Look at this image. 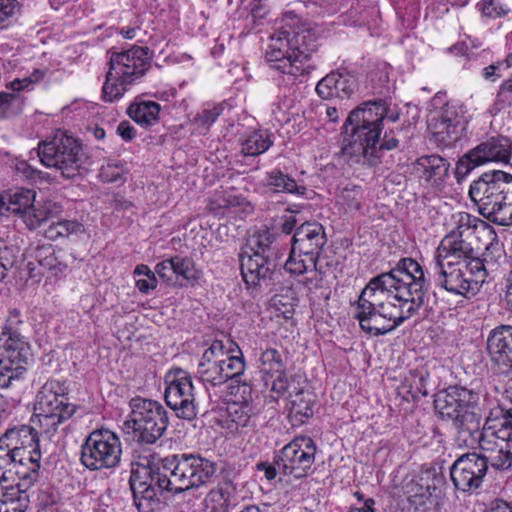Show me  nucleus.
Instances as JSON below:
<instances>
[{
  "label": "nucleus",
  "instance_id": "obj_35",
  "mask_svg": "<svg viewBox=\"0 0 512 512\" xmlns=\"http://www.w3.org/2000/svg\"><path fill=\"white\" fill-rule=\"evenodd\" d=\"M416 168L426 182L439 185L448 174L449 163L439 155H426L417 159Z\"/></svg>",
  "mask_w": 512,
  "mask_h": 512
},
{
  "label": "nucleus",
  "instance_id": "obj_22",
  "mask_svg": "<svg viewBox=\"0 0 512 512\" xmlns=\"http://www.w3.org/2000/svg\"><path fill=\"white\" fill-rule=\"evenodd\" d=\"M442 474L424 469L404 485L407 501L416 511L425 512L438 501L437 491L444 484Z\"/></svg>",
  "mask_w": 512,
  "mask_h": 512
},
{
  "label": "nucleus",
  "instance_id": "obj_31",
  "mask_svg": "<svg viewBox=\"0 0 512 512\" xmlns=\"http://www.w3.org/2000/svg\"><path fill=\"white\" fill-rule=\"evenodd\" d=\"M481 165L495 162L507 164L510 161L512 146L508 138L503 136L490 137L473 148Z\"/></svg>",
  "mask_w": 512,
  "mask_h": 512
},
{
  "label": "nucleus",
  "instance_id": "obj_17",
  "mask_svg": "<svg viewBox=\"0 0 512 512\" xmlns=\"http://www.w3.org/2000/svg\"><path fill=\"white\" fill-rule=\"evenodd\" d=\"M121 454L118 435L108 429H97L83 443L80 460L90 470L110 469L118 465Z\"/></svg>",
  "mask_w": 512,
  "mask_h": 512
},
{
  "label": "nucleus",
  "instance_id": "obj_51",
  "mask_svg": "<svg viewBox=\"0 0 512 512\" xmlns=\"http://www.w3.org/2000/svg\"><path fill=\"white\" fill-rule=\"evenodd\" d=\"M473 154L474 151L471 149L457 161L454 175L458 183L462 182L476 167L481 166Z\"/></svg>",
  "mask_w": 512,
  "mask_h": 512
},
{
  "label": "nucleus",
  "instance_id": "obj_50",
  "mask_svg": "<svg viewBox=\"0 0 512 512\" xmlns=\"http://www.w3.org/2000/svg\"><path fill=\"white\" fill-rule=\"evenodd\" d=\"M126 170L122 163L110 160L103 164L99 171V177L103 182L118 183L124 181Z\"/></svg>",
  "mask_w": 512,
  "mask_h": 512
},
{
  "label": "nucleus",
  "instance_id": "obj_11",
  "mask_svg": "<svg viewBox=\"0 0 512 512\" xmlns=\"http://www.w3.org/2000/svg\"><path fill=\"white\" fill-rule=\"evenodd\" d=\"M389 112L385 100H369L354 108V136H357L359 153L357 162L373 164L378 158L374 144L378 143L383 130V120Z\"/></svg>",
  "mask_w": 512,
  "mask_h": 512
},
{
  "label": "nucleus",
  "instance_id": "obj_47",
  "mask_svg": "<svg viewBox=\"0 0 512 512\" xmlns=\"http://www.w3.org/2000/svg\"><path fill=\"white\" fill-rule=\"evenodd\" d=\"M243 200L234 190L216 191L209 202V208L217 214L221 209L240 206Z\"/></svg>",
  "mask_w": 512,
  "mask_h": 512
},
{
  "label": "nucleus",
  "instance_id": "obj_28",
  "mask_svg": "<svg viewBox=\"0 0 512 512\" xmlns=\"http://www.w3.org/2000/svg\"><path fill=\"white\" fill-rule=\"evenodd\" d=\"M37 426L20 425L6 430L0 437V456L2 454H19L41 452Z\"/></svg>",
  "mask_w": 512,
  "mask_h": 512
},
{
  "label": "nucleus",
  "instance_id": "obj_30",
  "mask_svg": "<svg viewBox=\"0 0 512 512\" xmlns=\"http://www.w3.org/2000/svg\"><path fill=\"white\" fill-rule=\"evenodd\" d=\"M285 395H287L285 408L293 426H300L313 416L315 396L309 390L296 385L293 379V386Z\"/></svg>",
  "mask_w": 512,
  "mask_h": 512
},
{
  "label": "nucleus",
  "instance_id": "obj_54",
  "mask_svg": "<svg viewBox=\"0 0 512 512\" xmlns=\"http://www.w3.org/2000/svg\"><path fill=\"white\" fill-rule=\"evenodd\" d=\"M44 75H45L44 71H42L40 69H36L27 77H24L22 79H19V78L14 79L13 81L10 82L9 87L13 91H17V92L23 91V90H32L34 85L43 79Z\"/></svg>",
  "mask_w": 512,
  "mask_h": 512
},
{
  "label": "nucleus",
  "instance_id": "obj_27",
  "mask_svg": "<svg viewBox=\"0 0 512 512\" xmlns=\"http://www.w3.org/2000/svg\"><path fill=\"white\" fill-rule=\"evenodd\" d=\"M252 406L247 401L230 402L226 411L221 414L217 423L229 439H236L248 433L253 428Z\"/></svg>",
  "mask_w": 512,
  "mask_h": 512
},
{
  "label": "nucleus",
  "instance_id": "obj_61",
  "mask_svg": "<svg viewBox=\"0 0 512 512\" xmlns=\"http://www.w3.org/2000/svg\"><path fill=\"white\" fill-rule=\"evenodd\" d=\"M352 124V111H350L345 119L343 126V139H342V148L341 153L343 155L350 156L351 155V140L348 135V127Z\"/></svg>",
  "mask_w": 512,
  "mask_h": 512
},
{
  "label": "nucleus",
  "instance_id": "obj_40",
  "mask_svg": "<svg viewBox=\"0 0 512 512\" xmlns=\"http://www.w3.org/2000/svg\"><path fill=\"white\" fill-rule=\"evenodd\" d=\"M428 372L424 368L412 369L405 376L402 385L412 398L427 396Z\"/></svg>",
  "mask_w": 512,
  "mask_h": 512
},
{
  "label": "nucleus",
  "instance_id": "obj_43",
  "mask_svg": "<svg viewBox=\"0 0 512 512\" xmlns=\"http://www.w3.org/2000/svg\"><path fill=\"white\" fill-rule=\"evenodd\" d=\"M222 112V104L204 107L201 111L197 112L192 120L194 130L198 134H206Z\"/></svg>",
  "mask_w": 512,
  "mask_h": 512
},
{
  "label": "nucleus",
  "instance_id": "obj_19",
  "mask_svg": "<svg viewBox=\"0 0 512 512\" xmlns=\"http://www.w3.org/2000/svg\"><path fill=\"white\" fill-rule=\"evenodd\" d=\"M166 404L178 418L192 420L197 415L195 388L190 374L180 368L170 370L164 378Z\"/></svg>",
  "mask_w": 512,
  "mask_h": 512
},
{
  "label": "nucleus",
  "instance_id": "obj_34",
  "mask_svg": "<svg viewBox=\"0 0 512 512\" xmlns=\"http://www.w3.org/2000/svg\"><path fill=\"white\" fill-rule=\"evenodd\" d=\"M317 94L323 99L333 97L350 99L352 84L349 73L332 72L321 79L316 86Z\"/></svg>",
  "mask_w": 512,
  "mask_h": 512
},
{
  "label": "nucleus",
  "instance_id": "obj_14",
  "mask_svg": "<svg viewBox=\"0 0 512 512\" xmlns=\"http://www.w3.org/2000/svg\"><path fill=\"white\" fill-rule=\"evenodd\" d=\"M41 452L19 453L0 456V487L10 488L8 495L26 492L39 478Z\"/></svg>",
  "mask_w": 512,
  "mask_h": 512
},
{
  "label": "nucleus",
  "instance_id": "obj_2",
  "mask_svg": "<svg viewBox=\"0 0 512 512\" xmlns=\"http://www.w3.org/2000/svg\"><path fill=\"white\" fill-rule=\"evenodd\" d=\"M318 37L316 26L295 18L270 36L265 59L283 74L285 85L294 84L298 77L309 72L310 56L316 50Z\"/></svg>",
  "mask_w": 512,
  "mask_h": 512
},
{
  "label": "nucleus",
  "instance_id": "obj_59",
  "mask_svg": "<svg viewBox=\"0 0 512 512\" xmlns=\"http://www.w3.org/2000/svg\"><path fill=\"white\" fill-rule=\"evenodd\" d=\"M15 170L21 177L29 180L42 178L43 173L36 168H33L26 161H19L15 164Z\"/></svg>",
  "mask_w": 512,
  "mask_h": 512
},
{
  "label": "nucleus",
  "instance_id": "obj_58",
  "mask_svg": "<svg viewBox=\"0 0 512 512\" xmlns=\"http://www.w3.org/2000/svg\"><path fill=\"white\" fill-rule=\"evenodd\" d=\"M398 144V139H396L395 137H388V134L386 133L381 144H379V142L374 144L375 150L377 151L376 156L378 160L373 164L365 165L369 167L377 166L378 164L381 163L383 150H393L398 147Z\"/></svg>",
  "mask_w": 512,
  "mask_h": 512
},
{
  "label": "nucleus",
  "instance_id": "obj_53",
  "mask_svg": "<svg viewBox=\"0 0 512 512\" xmlns=\"http://www.w3.org/2000/svg\"><path fill=\"white\" fill-rule=\"evenodd\" d=\"M452 218L454 219L456 227L450 232H461V236H464L470 229L476 228L478 223H483L480 219L467 212H458L453 214Z\"/></svg>",
  "mask_w": 512,
  "mask_h": 512
},
{
  "label": "nucleus",
  "instance_id": "obj_6",
  "mask_svg": "<svg viewBox=\"0 0 512 512\" xmlns=\"http://www.w3.org/2000/svg\"><path fill=\"white\" fill-rule=\"evenodd\" d=\"M478 399L477 393L462 386H449L436 394L435 411L442 420L451 422L459 441L476 432L482 420Z\"/></svg>",
  "mask_w": 512,
  "mask_h": 512
},
{
  "label": "nucleus",
  "instance_id": "obj_63",
  "mask_svg": "<svg viewBox=\"0 0 512 512\" xmlns=\"http://www.w3.org/2000/svg\"><path fill=\"white\" fill-rule=\"evenodd\" d=\"M16 0H0V24L14 14Z\"/></svg>",
  "mask_w": 512,
  "mask_h": 512
},
{
  "label": "nucleus",
  "instance_id": "obj_1",
  "mask_svg": "<svg viewBox=\"0 0 512 512\" xmlns=\"http://www.w3.org/2000/svg\"><path fill=\"white\" fill-rule=\"evenodd\" d=\"M216 473L214 461L200 454L168 455L159 464H132L130 488L139 512H155L160 507L157 490L173 494L206 485Z\"/></svg>",
  "mask_w": 512,
  "mask_h": 512
},
{
  "label": "nucleus",
  "instance_id": "obj_5",
  "mask_svg": "<svg viewBox=\"0 0 512 512\" xmlns=\"http://www.w3.org/2000/svg\"><path fill=\"white\" fill-rule=\"evenodd\" d=\"M325 243L324 228L318 222L301 224L292 237L290 255L284 267L290 274H306L302 283L308 290L322 285L323 274L317 267V259Z\"/></svg>",
  "mask_w": 512,
  "mask_h": 512
},
{
  "label": "nucleus",
  "instance_id": "obj_38",
  "mask_svg": "<svg viewBox=\"0 0 512 512\" xmlns=\"http://www.w3.org/2000/svg\"><path fill=\"white\" fill-rule=\"evenodd\" d=\"M274 234L268 229H261L253 233L246 241L242 252L250 255L269 256Z\"/></svg>",
  "mask_w": 512,
  "mask_h": 512
},
{
  "label": "nucleus",
  "instance_id": "obj_18",
  "mask_svg": "<svg viewBox=\"0 0 512 512\" xmlns=\"http://www.w3.org/2000/svg\"><path fill=\"white\" fill-rule=\"evenodd\" d=\"M32 356L28 339L22 334L0 333V387L18 381Z\"/></svg>",
  "mask_w": 512,
  "mask_h": 512
},
{
  "label": "nucleus",
  "instance_id": "obj_55",
  "mask_svg": "<svg viewBox=\"0 0 512 512\" xmlns=\"http://www.w3.org/2000/svg\"><path fill=\"white\" fill-rule=\"evenodd\" d=\"M153 272L157 274L166 284H176L172 257L159 262L155 266V271Z\"/></svg>",
  "mask_w": 512,
  "mask_h": 512
},
{
  "label": "nucleus",
  "instance_id": "obj_12",
  "mask_svg": "<svg viewBox=\"0 0 512 512\" xmlns=\"http://www.w3.org/2000/svg\"><path fill=\"white\" fill-rule=\"evenodd\" d=\"M130 413L124 422L127 432H132L137 442L154 444L165 433L168 413L158 401L134 397L129 401Z\"/></svg>",
  "mask_w": 512,
  "mask_h": 512
},
{
  "label": "nucleus",
  "instance_id": "obj_29",
  "mask_svg": "<svg viewBox=\"0 0 512 512\" xmlns=\"http://www.w3.org/2000/svg\"><path fill=\"white\" fill-rule=\"evenodd\" d=\"M487 351L491 361L502 374L512 373V326L494 328L487 339Z\"/></svg>",
  "mask_w": 512,
  "mask_h": 512
},
{
  "label": "nucleus",
  "instance_id": "obj_46",
  "mask_svg": "<svg viewBox=\"0 0 512 512\" xmlns=\"http://www.w3.org/2000/svg\"><path fill=\"white\" fill-rule=\"evenodd\" d=\"M10 488L0 487V512H26L28 507V495L19 492L13 496L8 495Z\"/></svg>",
  "mask_w": 512,
  "mask_h": 512
},
{
  "label": "nucleus",
  "instance_id": "obj_24",
  "mask_svg": "<svg viewBox=\"0 0 512 512\" xmlns=\"http://www.w3.org/2000/svg\"><path fill=\"white\" fill-rule=\"evenodd\" d=\"M27 270L31 278L61 277L68 269L67 254L52 245H42L29 252Z\"/></svg>",
  "mask_w": 512,
  "mask_h": 512
},
{
  "label": "nucleus",
  "instance_id": "obj_52",
  "mask_svg": "<svg viewBox=\"0 0 512 512\" xmlns=\"http://www.w3.org/2000/svg\"><path fill=\"white\" fill-rule=\"evenodd\" d=\"M311 14L326 15L337 12L340 8L339 0H300Z\"/></svg>",
  "mask_w": 512,
  "mask_h": 512
},
{
  "label": "nucleus",
  "instance_id": "obj_23",
  "mask_svg": "<svg viewBox=\"0 0 512 512\" xmlns=\"http://www.w3.org/2000/svg\"><path fill=\"white\" fill-rule=\"evenodd\" d=\"M258 369L273 398L285 396L293 386V378L287 375L285 360L276 348H266L262 351L258 360Z\"/></svg>",
  "mask_w": 512,
  "mask_h": 512
},
{
  "label": "nucleus",
  "instance_id": "obj_8",
  "mask_svg": "<svg viewBox=\"0 0 512 512\" xmlns=\"http://www.w3.org/2000/svg\"><path fill=\"white\" fill-rule=\"evenodd\" d=\"M502 417L486 418L483 426L481 421L476 432L464 437L461 442L464 446L474 448L478 446L484 453L481 454L487 462L499 471L512 468V428L506 426Z\"/></svg>",
  "mask_w": 512,
  "mask_h": 512
},
{
  "label": "nucleus",
  "instance_id": "obj_15",
  "mask_svg": "<svg viewBox=\"0 0 512 512\" xmlns=\"http://www.w3.org/2000/svg\"><path fill=\"white\" fill-rule=\"evenodd\" d=\"M38 156L44 166L60 171L68 179L79 175L84 163L80 144L63 133L39 144Z\"/></svg>",
  "mask_w": 512,
  "mask_h": 512
},
{
  "label": "nucleus",
  "instance_id": "obj_36",
  "mask_svg": "<svg viewBox=\"0 0 512 512\" xmlns=\"http://www.w3.org/2000/svg\"><path fill=\"white\" fill-rule=\"evenodd\" d=\"M240 144L245 156H258L266 152L273 141L267 130H256L241 137Z\"/></svg>",
  "mask_w": 512,
  "mask_h": 512
},
{
  "label": "nucleus",
  "instance_id": "obj_10",
  "mask_svg": "<svg viewBox=\"0 0 512 512\" xmlns=\"http://www.w3.org/2000/svg\"><path fill=\"white\" fill-rule=\"evenodd\" d=\"M382 283L394 290V300L400 301L406 317H412L424 304L426 278L422 266L412 258H403L389 272L383 273Z\"/></svg>",
  "mask_w": 512,
  "mask_h": 512
},
{
  "label": "nucleus",
  "instance_id": "obj_25",
  "mask_svg": "<svg viewBox=\"0 0 512 512\" xmlns=\"http://www.w3.org/2000/svg\"><path fill=\"white\" fill-rule=\"evenodd\" d=\"M428 128L439 146L448 147L456 143L464 130L457 106L452 103L444 105L431 116Z\"/></svg>",
  "mask_w": 512,
  "mask_h": 512
},
{
  "label": "nucleus",
  "instance_id": "obj_60",
  "mask_svg": "<svg viewBox=\"0 0 512 512\" xmlns=\"http://www.w3.org/2000/svg\"><path fill=\"white\" fill-rule=\"evenodd\" d=\"M23 323L21 319L20 312L17 310H11L7 317L5 326L2 329V332L22 334L19 330V325Z\"/></svg>",
  "mask_w": 512,
  "mask_h": 512
},
{
  "label": "nucleus",
  "instance_id": "obj_49",
  "mask_svg": "<svg viewBox=\"0 0 512 512\" xmlns=\"http://www.w3.org/2000/svg\"><path fill=\"white\" fill-rule=\"evenodd\" d=\"M20 255V248L4 239H0V280L4 279Z\"/></svg>",
  "mask_w": 512,
  "mask_h": 512
},
{
  "label": "nucleus",
  "instance_id": "obj_3",
  "mask_svg": "<svg viewBox=\"0 0 512 512\" xmlns=\"http://www.w3.org/2000/svg\"><path fill=\"white\" fill-rule=\"evenodd\" d=\"M382 278L383 273L367 283L356 305L355 318L371 336L384 335L409 319L400 301L394 300V290L383 284Z\"/></svg>",
  "mask_w": 512,
  "mask_h": 512
},
{
  "label": "nucleus",
  "instance_id": "obj_44",
  "mask_svg": "<svg viewBox=\"0 0 512 512\" xmlns=\"http://www.w3.org/2000/svg\"><path fill=\"white\" fill-rule=\"evenodd\" d=\"M132 84L129 80L114 74L112 70H108L106 80L103 85V98L105 101L113 102L121 98L127 91L128 86Z\"/></svg>",
  "mask_w": 512,
  "mask_h": 512
},
{
  "label": "nucleus",
  "instance_id": "obj_13",
  "mask_svg": "<svg viewBox=\"0 0 512 512\" xmlns=\"http://www.w3.org/2000/svg\"><path fill=\"white\" fill-rule=\"evenodd\" d=\"M36 193L30 189H15L0 194V215H18L30 230L58 213L59 207L51 201L36 202Z\"/></svg>",
  "mask_w": 512,
  "mask_h": 512
},
{
  "label": "nucleus",
  "instance_id": "obj_16",
  "mask_svg": "<svg viewBox=\"0 0 512 512\" xmlns=\"http://www.w3.org/2000/svg\"><path fill=\"white\" fill-rule=\"evenodd\" d=\"M245 370L242 356L230 355L222 341L215 340L207 348L198 364L197 374L204 384L219 386L240 376Z\"/></svg>",
  "mask_w": 512,
  "mask_h": 512
},
{
  "label": "nucleus",
  "instance_id": "obj_9",
  "mask_svg": "<svg viewBox=\"0 0 512 512\" xmlns=\"http://www.w3.org/2000/svg\"><path fill=\"white\" fill-rule=\"evenodd\" d=\"M431 269L437 286L464 298L475 295L486 277L484 264L479 258L469 262L434 258Z\"/></svg>",
  "mask_w": 512,
  "mask_h": 512
},
{
  "label": "nucleus",
  "instance_id": "obj_7",
  "mask_svg": "<svg viewBox=\"0 0 512 512\" xmlns=\"http://www.w3.org/2000/svg\"><path fill=\"white\" fill-rule=\"evenodd\" d=\"M68 387L59 380H48L39 390L31 418L40 434L53 437L59 427L76 412V405L70 402Z\"/></svg>",
  "mask_w": 512,
  "mask_h": 512
},
{
  "label": "nucleus",
  "instance_id": "obj_33",
  "mask_svg": "<svg viewBox=\"0 0 512 512\" xmlns=\"http://www.w3.org/2000/svg\"><path fill=\"white\" fill-rule=\"evenodd\" d=\"M269 256L240 254V268L243 280L248 286H256L270 277Z\"/></svg>",
  "mask_w": 512,
  "mask_h": 512
},
{
  "label": "nucleus",
  "instance_id": "obj_20",
  "mask_svg": "<svg viewBox=\"0 0 512 512\" xmlns=\"http://www.w3.org/2000/svg\"><path fill=\"white\" fill-rule=\"evenodd\" d=\"M316 446L308 436L295 437L278 454V467L281 475L296 479L305 477L314 461Z\"/></svg>",
  "mask_w": 512,
  "mask_h": 512
},
{
  "label": "nucleus",
  "instance_id": "obj_26",
  "mask_svg": "<svg viewBox=\"0 0 512 512\" xmlns=\"http://www.w3.org/2000/svg\"><path fill=\"white\" fill-rule=\"evenodd\" d=\"M149 66L146 47L134 46L125 51L113 52L109 60V69L131 83L142 77Z\"/></svg>",
  "mask_w": 512,
  "mask_h": 512
},
{
  "label": "nucleus",
  "instance_id": "obj_41",
  "mask_svg": "<svg viewBox=\"0 0 512 512\" xmlns=\"http://www.w3.org/2000/svg\"><path fill=\"white\" fill-rule=\"evenodd\" d=\"M84 232V226L77 220H59L52 222L45 230V237L49 240L69 237Z\"/></svg>",
  "mask_w": 512,
  "mask_h": 512
},
{
  "label": "nucleus",
  "instance_id": "obj_39",
  "mask_svg": "<svg viewBox=\"0 0 512 512\" xmlns=\"http://www.w3.org/2000/svg\"><path fill=\"white\" fill-rule=\"evenodd\" d=\"M230 506V491L222 486L211 489L203 500V512H229Z\"/></svg>",
  "mask_w": 512,
  "mask_h": 512
},
{
  "label": "nucleus",
  "instance_id": "obj_37",
  "mask_svg": "<svg viewBox=\"0 0 512 512\" xmlns=\"http://www.w3.org/2000/svg\"><path fill=\"white\" fill-rule=\"evenodd\" d=\"M160 110V105L157 102L142 101L131 104L127 111L133 121L148 127L157 122Z\"/></svg>",
  "mask_w": 512,
  "mask_h": 512
},
{
  "label": "nucleus",
  "instance_id": "obj_32",
  "mask_svg": "<svg viewBox=\"0 0 512 512\" xmlns=\"http://www.w3.org/2000/svg\"><path fill=\"white\" fill-rule=\"evenodd\" d=\"M435 259L444 260H472L474 256V249L469 242H467L461 232H449L441 241L435 252Z\"/></svg>",
  "mask_w": 512,
  "mask_h": 512
},
{
  "label": "nucleus",
  "instance_id": "obj_45",
  "mask_svg": "<svg viewBox=\"0 0 512 512\" xmlns=\"http://www.w3.org/2000/svg\"><path fill=\"white\" fill-rule=\"evenodd\" d=\"M172 259L176 282L181 279L189 284H194L199 280L200 272L196 269L192 259L179 255L173 256Z\"/></svg>",
  "mask_w": 512,
  "mask_h": 512
},
{
  "label": "nucleus",
  "instance_id": "obj_21",
  "mask_svg": "<svg viewBox=\"0 0 512 512\" xmlns=\"http://www.w3.org/2000/svg\"><path fill=\"white\" fill-rule=\"evenodd\" d=\"M486 458L478 453L458 457L450 467V477L456 490L471 494L483 483L488 471Z\"/></svg>",
  "mask_w": 512,
  "mask_h": 512
},
{
  "label": "nucleus",
  "instance_id": "obj_4",
  "mask_svg": "<svg viewBox=\"0 0 512 512\" xmlns=\"http://www.w3.org/2000/svg\"><path fill=\"white\" fill-rule=\"evenodd\" d=\"M469 196L478 212L500 225H512V174L502 170L484 172L469 188Z\"/></svg>",
  "mask_w": 512,
  "mask_h": 512
},
{
  "label": "nucleus",
  "instance_id": "obj_48",
  "mask_svg": "<svg viewBox=\"0 0 512 512\" xmlns=\"http://www.w3.org/2000/svg\"><path fill=\"white\" fill-rule=\"evenodd\" d=\"M135 286L142 294H148L156 289L157 278L155 273L145 264H139L134 269Z\"/></svg>",
  "mask_w": 512,
  "mask_h": 512
},
{
  "label": "nucleus",
  "instance_id": "obj_56",
  "mask_svg": "<svg viewBox=\"0 0 512 512\" xmlns=\"http://www.w3.org/2000/svg\"><path fill=\"white\" fill-rule=\"evenodd\" d=\"M512 96V76L505 80L499 87L496 95L495 106L498 110L503 109L506 105H510Z\"/></svg>",
  "mask_w": 512,
  "mask_h": 512
},
{
  "label": "nucleus",
  "instance_id": "obj_64",
  "mask_svg": "<svg viewBox=\"0 0 512 512\" xmlns=\"http://www.w3.org/2000/svg\"><path fill=\"white\" fill-rule=\"evenodd\" d=\"M272 107V113L274 117L278 121H284L286 120V114L288 110L291 108V104L288 103L287 101H284L283 103L277 102L273 103Z\"/></svg>",
  "mask_w": 512,
  "mask_h": 512
},
{
  "label": "nucleus",
  "instance_id": "obj_62",
  "mask_svg": "<svg viewBox=\"0 0 512 512\" xmlns=\"http://www.w3.org/2000/svg\"><path fill=\"white\" fill-rule=\"evenodd\" d=\"M116 132L125 141H131L137 133L136 129L129 121L120 122Z\"/></svg>",
  "mask_w": 512,
  "mask_h": 512
},
{
  "label": "nucleus",
  "instance_id": "obj_42",
  "mask_svg": "<svg viewBox=\"0 0 512 512\" xmlns=\"http://www.w3.org/2000/svg\"><path fill=\"white\" fill-rule=\"evenodd\" d=\"M266 182L269 186L273 187L276 192H288L302 195L306 190L304 186L298 185L293 178L282 173L280 170L268 172Z\"/></svg>",
  "mask_w": 512,
  "mask_h": 512
},
{
  "label": "nucleus",
  "instance_id": "obj_57",
  "mask_svg": "<svg viewBox=\"0 0 512 512\" xmlns=\"http://www.w3.org/2000/svg\"><path fill=\"white\" fill-rule=\"evenodd\" d=\"M478 6L482 14L489 18H498L506 13L496 0H483Z\"/></svg>",
  "mask_w": 512,
  "mask_h": 512
}]
</instances>
